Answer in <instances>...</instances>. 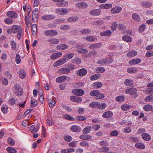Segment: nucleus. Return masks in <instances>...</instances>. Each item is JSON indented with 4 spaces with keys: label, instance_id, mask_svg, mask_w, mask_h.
I'll return each instance as SVG.
<instances>
[{
    "label": "nucleus",
    "instance_id": "338daca9",
    "mask_svg": "<svg viewBox=\"0 0 153 153\" xmlns=\"http://www.w3.org/2000/svg\"><path fill=\"white\" fill-rule=\"evenodd\" d=\"M65 21V19L63 18L60 19H56L54 20V21L57 23L60 24L63 22Z\"/></svg>",
    "mask_w": 153,
    "mask_h": 153
},
{
    "label": "nucleus",
    "instance_id": "58836bf2",
    "mask_svg": "<svg viewBox=\"0 0 153 153\" xmlns=\"http://www.w3.org/2000/svg\"><path fill=\"white\" fill-rule=\"evenodd\" d=\"M64 0H52L53 1L57 2L56 5L59 7H63V2Z\"/></svg>",
    "mask_w": 153,
    "mask_h": 153
},
{
    "label": "nucleus",
    "instance_id": "052dcab7",
    "mask_svg": "<svg viewBox=\"0 0 153 153\" xmlns=\"http://www.w3.org/2000/svg\"><path fill=\"white\" fill-rule=\"evenodd\" d=\"M146 27V25L144 24H142L140 25L139 27V31L140 33L143 32L144 30Z\"/></svg>",
    "mask_w": 153,
    "mask_h": 153
},
{
    "label": "nucleus",
    "instance_id": "a19ab883",
    "mask_svg": "<svg viewBox=\"0 0 153 153\" xmlns=\"http://www.w3.org/2000/svg\"><path fill=\"white\" fill-rule=\"evenodd\" d=\"M100 77V75L99 74H96L91 76L90 77V79L92 80H95L98 79Z\"/></svg>",
    "mask_w": 153,
    "mask_h": 153
},
{
    "label": "nucleus",
    "instance_id": "c03bdc74",
    "mask_svg": "<svg viewBox=\"0 0 153 153\" xmlns=\"http://www.w3.org/2000/svg\"><path fill=\"white\" fill-rule=\"evenodd\" d=\"M143 109L146 111H149L150 110L152 111V110L153 109L152 106L149 104L143 106Z\"/></svg>",
    "mask_w": 153,
    "mask_h": 153
},
{
    "label": "nucleus",
    "instance_id": "39448f33",
    "mask_svg": "<svg viewBox=\"0 0 153 153\" xmlns=\"http://www.w3.org/2000/svg\"><path fill=\"white\" fill-rule=\"evenodd\" d=\"M137 90L135 89L130 88L126 89L125 92L128 94H131L134 97H136L137 96Z\"/></svg>",
    "mask_w": 153,
    "mask_h": 153
},
{
    "label": "nucleus",
    "instance_id": "393cba45",
    "mask_svg": "<svg viewBox=\"0 0 153 153\" xmlns=\"http://www.w3.org/2000/svg\"><path fill=\"white\" fill-rule=\"evenodd\" d=\"M111 33V31L110 30H108L100 33V35L102 36H109Z\"/></svg>",
    "mask_w": 153,
    "mask_h": 153
},
{
    "label": "nucleus",
    "instance_id": "f03ea898",
    "mask_svg": "<svg viewBox=\"0 0 153 153\" xmlns=\"http://www.w3.org/2000/svg\"><path fill=\"white\" fill-rule=\"evenodd\" d=\"M113 61V60L111 58H106L105 59H100L98 60V62L99 64L103 65L105 64H110Z\"/></svg>",
    "mask_w": 153,
    "mask_h": 153
},
{
    "label": "nucleus",
    "instance_id": "774afa93",
    "mask_svg": "<svg viewBox=\"0 0 153 153\" xmlns=\"http://www.w3.org/2000/svg\"><path fill=\"white\" fill-rule=\"evenodd\" d=\"M15 60L16 63L18 64H19L21 62V59L20 58V56L18 54H17L16 55Z\"/></svg>",
    "mask_w": 153,
    "mask_h": 153
},
{
    "label": "nucleus",
    "instance_id": "9b49d317",
    "mask_svg": "<svg viewBox=\"0 0 153 153\" xmlns=\"http://www.w3.org/2000/svg\"><path fill=\"white\" fill-rule=\"evenodd\" d=\"M122 10V8L120 6H116L112 8L111 9V12L113 13H117L120 12Z\"/></svg>",
    "mask_w": 153,
    "mask_h": 153
},
{
    "label": "nucleus",
    "instance_id": "37998d69",
    "mask_svg": "<svg viewBox=\"0 0 153 153\" xmlns=\"http://www.w3.org/2000/svg\"><path fill=\"white\" fill-rule=\"evenodd\" d=\"M102 85V83L100 82H95L93 84V86L95 88H100Z\"/></svg>",
    "mask_w": 153,
    "mask_h": 153
},
{
    "label": "nucleus",
    "instance_id": "c85d7f7f",
    "mask_svg": "<svg viewBox=\"0 0 153 153\" xmlns=\"http://www.w3.org/2000/svg\"><path fill=\"white\" fill-rule=\"evenodd\" d=\"M123 40L128 42H131L132 40V39L131 36L128 35L124 36L122 37Z\"/></svg>",
    "mask_w": 153,
    "mask_h": 153
},
{
    "label": "nucleus",
    "instance_id": "c9c22d12",
    "mask_svg": "<svg viewBox=\"0 0 153 153\" xmlns=\"http://www.w3.org/2000/svg\"><path fill=\"white\" fill-rule=\"evenodd\" d=\"M137 52L135 51H131L127 53V56L129 57H134L137 54Z\"/></svg>",
    "mask_w": 153,
    "mask_h": 153
},
{
    "label": "nucleus",
    "instance_id": "a18cd8bd",
    "mask_svg": "<svg viewBox=\"0 0 153 153\" xmlns=\"http://www.w3.org/2000/svg\"><path fill=\"white\" fill-rule=\"evenodd\" d=\"M91 129V128L90 126H87L85 127L83 130V132L85 134L88 133Z\"/></svg>",
    "mask_w": 153,
    "mask_h": 153
},
{
    "label": "nucleus",
    "instance_id": "f8f14e48",
    "mask_svg": "<svg viewBox=\"0 0 153 153\" xmlns=\"http://www.w3.org/2000/svg\"><path fill=\"white\" fill-rule=\"evenodd\" d=\"M62 55V53L61 52L54 53L50 56V58L51 59H55L60 57Z\"/></svg>",
    "mask_w": 153,
    "mask_h": 153
},
{
    "label": "nucleus",
    "instance_id": "13d9d810",
    "mask_svg": "<svg viewBox=\"0 0 153 153\" xmlns=\"http://www.w3.org/2000/svg\"><path fill=\"white\" fill-rule=\"evenodd\" d=\"M4 22L7 24H11L13 23V20L10 18H7L4 19Z\"/></svg>",
    "mask_w": 153,
    "mask_h": 153
},
{
    "label": "nucleus",
    "instance_id": "69168bd1",
    "mask_svg": "<svg viewBox=\"0 0 153 153\" xmlns=\"http://www.w3.org/2000/svg\"><path fill=\"white\" fill-rule=\"evenodd\" d=\"M96 70L97 73H102L104 72L105 69L104 68H97Z\"/></svg>",
    "mask_w": 153,
    "mask_h": 153
},
{
    "label": "nucleus",
    "instance_id": "a211bd4d",
    "mask_svg": "<svg viewBox=\"0 0 153 153\" xmlns=\"http://www.w3.org/2000/svg\"><path fill=\"white\" fill-rule=\"evenodd\" d=\"M101 11L99 9H95L90 12V14L93 16H97L100 14Z\"/></svg>",
    "mask_w": 153,
    "mask_h": 153
},
{
    "label": "nucleus",
    "instance_id": "e433bc0d",
    "mask_svg": "<svg viewBox=\"0 0 153 153\" xmlns=\"http://www.w3.org/2000/svg\"><path fill=\"white\" fill-rule=\"evenodd\" d=\"M135 147L139 149H143L145 148V146L143 143H136L135 144Z\"/></svg>",
    "mask_w": 153,
    "mask_h": 153
},
{
    "label": "nucleus",
    "instance_id": "4be33fe9",
    "mask_svg": "<svg viewBox=\"0 0 153 153\" xmlns=\"http://www.w3.org/2000/svg\"><path fill=\"white\" fill-rule=\"evenodd\" d=\"M30 106L32 108H33L36 106L38 104L37 100L35 99H34L33 97L31 98Z\"/></svg>",
    "mask_w": 153,
    "mask_h": 153
},
{
    "label": "nucleus",
    "instance_id": "2f4dec72",
    "mask_svg": "<svg viewBox=\"0 0 153 153\" xmlns=\"http://www.w3.org/2000/svg\"><path fill=\"white\" fill-rule=\"evenodd\" d=\"M79 18L78 17L75 16L70 17L68 18V21L69 22H74L77 21Z\"/></svg>",
    "mask_w": 153,
    "mask_h": 153
},
{
    "label": "nucleus",
    "instance_id": "dca6fc26",
    "mask_svg": "<svg viewBox=\"0 0 153 153\" xmlns=\"http://www.w3.org/2000/svg\"><path fill=\"white\" fill-rule=\"evenodd\" d=\"M67 79V76H61L58 77L56 79V82L58 83L63 82Z\"/></svg>",
    "mask_w": 153,
    "mask_h": 153
},
{
    "label": "nucleus",
    "instance_id": "b1692460",
    "mask_svg": "<svg viewBox=\"0 0 153 153\" xmlns=\"http://www.w3.org/2000/svg\"><path fill=\"white\" fill-rule=\"evenodd\" d=\"M112 7V5L111 4H102L100 6V8L101 9H108Z\"/></svg>",
    "mask_w": 153,
    "mask_h": 153
},
{
    "label": "nucleus",
    "instance_id": "7ed1b4c3",
    "mask_svg": "<svg viewBox=\"0 0 153 153\" xmlns=\"http://www.w3.org/2000/svg\"><path fill=\"white\" fill-rule=\"evenodd\" d=\"M56 13L59 15H65L68 13V10L65 8H60L56 9Z\"/></svg>",
    "mask_w": 153,
    "mask_h": 153
},
{
    "label": "nucleus",
    "instance_id": "2eb2a0df",
    "mask_svg": "<svg viewBox=\"0 0 153 153\" xmlns=\"http://www.w3.org/2000/svg\"><path fill=\"white\" fill-rule=\"evenodd\" d=\"M68 48V46L64 44H61L58 45L56 47V49L59 50H65Z\"/></svg>",
    "mask_w": 153,
    "mask_h": 153
},
{
    "label": "nucleus",
    "instance_id": "6e6552de",
    "mask_svg": "<svg viewBox=\"0 0 153 153\" xmlns=\"http://www.w3.org/2000/svg\"><path fill=\"white\" fill-rule=\"evenodd\" d=\"M66 61L65 58H63L58 60L54 63L53 66H58L65 63Z\"/></svg>",
    "mask_w": 153,
    "mask_h": 153
},
{
    "label": "nucleus",
    "instance_id": "4d7b16f0",
    "mask_svg": "<svg viewBox=\"0 0 153 153\" xmlns=\"http://www.w3.org/2000/svg\"><path fill=\"white\" fill-rule=\"evenodd\" d=\"M124 100V97L122 96L117 97L115 98L116 101L119 102H123Z\"/></svg>",
    "mask_w": 153,
    "mask_h": 153
},
{
    "label": "nucleus",
    "instance_id": "680f3d73",
    "mask_svg": "<svg viewBox=\"0 0 153 153\" xmlns=\"http://www.w3.org/2000/svg\"><path fill=\"white\" fill-rule=\"evenodd\" d=\"M8 143L11 146L14 145L15 143L14 141L11 138H8L7 139Z\"/></svg>",
    "mask_w": 153,
    "mask_h": 153
},
{
    "label": "nucleus",
    "instance_id": "6e6d98bb",
    "mask_svg": "<svg viewBox=\"0 0 153 153\" xmlns=\"http://www.w3.org/2000/svg\"><path fill=\"white\" fill-rule=\"evenodd\" d=\"M133 18L135 21H139L140 20V18L139 16L136 13H133L132 15Z\"/></svg>",
    "mask_w": 153,
    "mask_h": 153
},
{
    "label": "nucleus",
    "instance_id": "0e129e2a",
    "mask_svg": "<svg viewBox=\"0 0 153 153\" xmlns=\"http://www.w3.org/2000/svg\"><path fill=\"white\" fill-rule=\"evenodd\" d=\"M117 27V25L116 22H114L112 24L111 29L113 31H114Z\"/></svg>",
    "mask_w": 153,
    "mask_h": 153
},
{
    "label": "nucleus",
    "instance_id": "aec40b11",
    "mask_svg": "<svg viewBox=\"0 0 153 153\" xmlns=\"http://www.w3.org/2000/svg\"><path fill=\"white\" fill-rule=\"evenodd\" d=\"M113 114L111 111H107L103 113L102 117L105 118H107L111 117L113 115Z\"/></svg>",
    "mask_w": 153,
    "mask_h": 153
},
{
    "label": "nucleus",
    "instance_id": "8fccbe9b",
    "mask_svg": "<svg viewBox=\"0 0 153 153\" xmlns=\"http://www.w3.org/2000/svg\"><path fill=\"white\" fill-rule=\"evenodd\" d=\"M8 107L6 105H4L1 106V109L2 112L4 114L7 113L8 111Z\"/></svg>",
    "mask_w": 153,
    "mask_h": 153
},
{
    "label": "nucleus",
    "instance_id": "49530a36",
    "mask_svg": "<svg viewBox=\"0 0 153 153\" xmlns=\"http://www.w3.org/2000/svg\"><path fill=\"white\" fill-rule=\"evenodd\" d=\"M48 102L49 107L51 108H53L56 104V101L55 100H53L51 98V100H49Z\"/></svg>",
    "mask_w": 153,
    "mask_h": 153
},
{
    "label": "nucleus",
    "instance_id": "423d86ee",
    "mask_svg": "<svg viewBox=\"0 0 153 153\" xmlns=\"http://www.w3.org/2000/svg\"><path fill=\"white\" fill-rule=\"evenodd\" d=\"M44 33L48 36H54L57 34L58 32L55 30H46L44 31Z\"/></svg>",
    "mask_w": 153,
    "mask_h": 153
},
{
    "label": "nucleus",
    "instance_id": "a878e982",
    "mask_svg": "<svg viewBox=\"0 0 153 153\" xmlns=\"http://www.w3.org/2000/svg\"><path fill=\"white\" fill-rule=\"evenodd\" d=\"M79 138L83 140H89L92 138V137L88 134H83L79 136Z\"/></svg>",
    "mask_w": 153,
    "mask_h": 153
},
{
    "label": "nucleus",
    "instance_id": "f704fd0d",
    "mask_svg": "<svg viewBox=\"0 0 153 153\" xmlns=\"http://www.w3.org/2000/svg\"><path fill=\"white\" fill-rule=\"evenodd\" d=\"M142 6L145 7H149L152 6V4L148 1H143L141 2Z\"/></svg>",
    "mask_w": 153,
    "mask_h": 153
},
{
    "label": "nucleus",
    "instance_id": "6ab92c4d",
    "mask_svg": "<svg viewBox=\"0 0 153 153\" xmlns=\"http://www.w3.org/2000/svg\"><path fill=\"white\" fill-rule=\"evenodd\" d=\"M141 62V59L139 58H137L130 60L129 62L130 65H136L140 63Z\"/></svg>",
    "mask_w": 153,
    "mask_h": 153
},
{
    "label": "nucleus",
    "instance_id": "bb28decb",
    "mask_svg": "<svg viewBox=\"0 0 153 153\" xmlns=\"http://www.w3.org/2000/svg\"><path fill=\"white\" fill-rule=\"evenodd\" d=\"M85 39L88 41L93 42L97 41V39L96 37L89 36L86 37Z\"/></svg>",
    "mask_w": 153,
    "mask_h": 153
},
{
    "label": "nucleus",
    "instance_id": "5701e85b",
    "mask_svg": "<svg viewBox=\"0 0 153 153\" xmlns=\"http://www.w3.org/2000/svg\"><path fill=\"white\" fill-rule=\"evenodd\" d=\"M59 72L63 74H66L69 73L70 70L69 68H62L59 70Z\"/></svg>",
    "mask_w": 153,
    "mask_h": 153
},
{
    "label": "nucleus",
    "instance_id": "5fc2aeb1",
    "mask_svg": "<svg viewBox=\"0 0 153 153\" xmlns=\"http://www.w3.org/2000/svg\"><path fill=\"white\" fill-rule=\"evenodd\" d=\"M109 149L108 147H103L100 148L99 149V151L100 152H106L108 151Z\"/></svg>",
    "mask_w": 153,
    "mask_h": 153
},
{
    "label": "nucleus",
    "instance_id": "412c9836",
    "mask_svg": "<svg viewBox=\"0 0 153 153\" xmlns=\"http://www.w3.org/2000/svg\"><path fill=\"white\" fill-rule=\"evenodd\" d=\"M22 28L21 26H18L16 25H14L12 27V31L13 33H16L17 32L21 30Z\"/></svg>",
    "mask_w": 153,
    "mask_h": 153
},
{
    "label": "nucleus",
    "instance_id": "20e7f679",
    "mask_svg": "<svg viewBox=\"0 0 153 153\" xmlns=\"http://www.w3.org/2000/svg\"><path fill=\"white\" fill-rule=\"evenodd\" d=\"M32 19L34 22L37 21L38 19V11L37 8H35L32 13Z\"/></svg>",
    "mask_w": 153,
    "mask_h": 153
},
{
    "label": "nucleus",
    "instance_id": "473e14b6",
    "mask_svg": "<svg viewBox=\"0 0 153 153\" xmlns=\"http://www.w3.org/2000/svg\"><path fill=\"white\" fill-rule=\"evenodd\" d=\"M32 32L33 35H36L37 33V25L36 24H33L31 27Z\"/></svg>",
    "mask_w": 153,
    "mask_h": 153
},
{
    "label": "nucleus",
    "instance_id": "864d4df0",
    "mask_svg": "<svg viewBox=\"0 0 153 153\" xmlns=\"http://www.w3.org/2000/svg\"><path fill=\"white\" fill-rule=\"evenodd\" d=\"M6 150L10 153H16L17 152L16 150L12 147H7Z\"/></svg>",
    "mask_w": 153,
    "mask_h": 153
},
{
    "label": "nucleus",
    "instance_id": "c756f323",
    "mask_svg": "<svg viewBox=\"0 0 153 153\" xmlns=\"http://www.w3.org/2000/svg\"><path fill=\"white\" fill-rule=\"evenodd\" d=\"M101 46V43H97L93 44L91 45L89 47V48L92 49L100 48Z\"/></svg>",
    "mask_w": 153,
    "mask_h": 153
},
{
    "label": "nucleus",
    "instance_id": "09e8293b",
    "mask_svg": "<svg viewBox=\"0 0 153 153\" xmlns=\"http://www.w3.org/2000/svg\"><path fill=\"white\" fill-rule=\"evenodd\" d=\"M144 100L147 102H152L153 101V96L152 95L148 96L145 98Z\"/></svg>",
    "mask_w": 153,
    "mask_h": 153
},
{
    "label": "nucleus",
    "instance_id": "e2e57ef3",
    "mask_svg": "<svg viewBox=\"0 0 153 153\" xmlns=\"http://www.w3.org/2000/svg\"><path fill=\"white\" fill-rule=\"evenodd\" d=\"M70 28V26L68 25H62L60 27V29L62 30H66Z\"/></svg>",
    "mask_w": 153,
    "mask_h": 153
},
{
    "label": "nucleus",
    "instance_id": "7c9ffc66",
    "mask_svg": "<svg viewBox=\"0 0 153 153\" xmlns=\"http://www.w3.org/2000/svg\"><path fill=\"white\" fill-rule=\"evenodd\" d=\"M87 73V70L85 68H82L79 71L78 75L79 76H82L85 75Z\"/></svg>",
    "mask_w": 153,
    "mask_h": 153
},
{
    "label": "nucleus",
    "instance_id": "ddd939ff",
    "mask_svg": "<svg viewBox=\"0 0 153 153\" xmlns=\"http://www.w3.org/2000/svg\"><path fill=\"white\" fill-rule=\"evenodd\" d=\"M76 5L77 7L79 8H85L88 7V4L85 2H80L76 3Z\"/></svg>",
    "mask_w": 153,
    "mask_h": 153
},
{
    "label": "nucleus",
    "instance_id": "4468645a",
    "mask_svg": "<svg viewBox=\"0 0 153 153\" xmlns=\"http://www.w3.org/2000/svg\"><path fill=\"white\" fill-rule=\"evenodd\" d=\"M81 128L79 126L74 125L71 127V130L74 132H78L81 131Z\"/></svg>",
    "mask_w": 153,
    "mask_h": 153
},
{
    "label": "nucleus",
    "instance_id": "0eeeda50",
    "mask_svg": "<svg viewBox=\"0 0 153 153\" xmlns=\"http://www.w3.org/2000/svg\"><path fill=\"white\" fill-rule=\"evenodd\" d=\"M74 94L79 96L83 95L85 93L84 91L81 89H76L72 91Z\"/></svg>",
    "mask_w": 153,
    "mask_h": 153
},
{
    "label": "nucleus",
    "instance_id": "79ce46f5",
    "mask_svg": "<svg viewBox=\"0 0 153 153\" xmlns=\"http://www.w3.org/2000/svg\"><path fill=\"white\" fill-rule=\"evenodd\" d=\"M100 105V102H93L89 104V107L92 108H98Z\"/></svg>",
    "mask_w": 153,
    "mask_h": 153
},
{
    "label": "nucleus",
    "instance_id": "603ef678",
    "mask_svg": "<svg viewBox=\"0 0 153 153\" xmlns=\"http://www.w3.org/2000/svg\"><path fill=\"white\" fill-rule=\"evenodd\" d=\"M63 118L66 119L70 120L73 121L75 119L73 117L68 114H65L63 115Z\"/></svg>",
    "mask_w": 153,
    "mask_h": 153
},
{
    "label": "nucleus",
    "instance_id": "1a4fd4ad",
    "mask_svg": "<svg viewBox=\"0 0 153 153\" xmlns=\"http://www.w3.org/2000/svg\"><path fill=\"white\" fill-rule=\"evenodd\" d=\"M55 18L56 16L54 15H46L42 16V19L45 20H50L54 19Z\"/></svg>",
    "mask_w": 153,
    "mask_h": 153
},
{
    "label": "nucleus",
    "instance_id": "de8ad7c7",
    "mask_svg": "<svg viewBox=\"0 0 153 153\" xmlns=\"http://www.w3.org/2000/svg\"><path fill=\"white\" fill-rule=\"evenodd\" d=\"M80 32L82 34L85 35H88L91 33V31L89 29H85L82 30Z\"/></svg>",
    "mask_w": 153,
    "mask_h": 153
},
{
    "label": "nucleus",
    "instance_id": "ea45409f",
    "mask_svg": "<svg viewBox=\"0 0 153 153\" xmlns=\"http://www.w3.org/2000/svg\"><path fill=\"white\" fill-rule=\"evenodd\" d=\"M136 68H129L127 69V71L130 73H134L137 71Z\"/></svg>",
    "mask_w": 153,
    "mask_h": 153
},
{
    "label": "nucleus",
    "instance_id": "9d476101",
    "mask_svg": "<svg viewBox=\"0 0 153 153\" xmlns=\"http://www.w3.org/2000/svg\"><path fill=\"white\" fill-rule=\"evenodd\" d=\"M6 14L8 16L14 19L16 18L18 16L17 13L13 11H8L7 13Z\"/></svg>",
    "mask_w": 153,
    "mask_h": 153
},
{
    "label": "nucleus",
    "instance_id": "bf43d9fd",
    "mask_svg": "<svg viewBox=\"0 0 153 153\" xmlns=\"http://www.w3.org/2000/svg\"><path fill=\"white\" fill-rule=\"evenodd\" d=\"M99 91L95 90L92 91L90 93V95L92 96H95L96 97L98 94L99 93Z\"/></svg>",
    "mask_w": 153,
    "mask_h": 153
},
{
    "label": "nucleus",
    "instance_id": "4c0bfd02",
    "mask_svg": "<svg viewBox=\"0 0 153 153\" xmlns=\"http://www.w3.org/2000/svg\"><path fill=\"white\" fill-rule=\"evenodd\" d=\"M19 75L22 79H24L26 77V73L25 71L22 69L20 70L19 71Z\"/></svg>",
    "mask_w": 153,
    "mask_h": 153
},
{
    "label": "nucleus",
    "instance_id": "3c124183",
    "mask_svg": "<svg viewBox=\"0 0 153 153\" xmlns=\"http://www.w3.org/2000/svg\"><path fill=\"white\" fill-rule=\"evenodd\" d=\"M131 107L130 105L128 104H126L121 106V108L124 111H126L128 110Z\"/></svg>",
    "mask_w": 153,
    "mask_h": 153
},
{
    "label": "nucleus",
    "instance_id": "f257e3e1",
    "mask_svg": "<svg viewBox=\"0 0 153 153\" xmlns=\"http://www.w3.org/2000/svg\"><path fill=\"white\" fill-rule=\"evenodd\" d=\"M14 91L18 96H21L23 93V90L19 84H16L14 87Z\"/></svg>",
    "mask_w": 153,
    "mask_h": 153
},
{
    "label": "nucleus",
    "instance_id": "72a5a7b5",
    "mask_svg": "<svg viewBox=\"0 0 153 153\" xmlns=\"http://www.w3.org/2000/svg\"><path fill=\"white\" fill-rule=\"evenodd\" d=\"M133 83V81L128 79H126L124 82V84L126 86H131Z\"/></svg>",
    "mask_w": 153,
    "mask_h": 153
},
{
    "label": "nucleus",
    "instance_id": "cd10ccee",
    "mask_svg": "<svg viewBox=\"0 0 153 153\" xmlns=\"http://www.w3.org/2000/svg\"><path fill=\"white\" fill-rule=\"evenodd\" d=\"M48 42L51 44H57L59 42V40L55 38L49 39L48 40Z\"/></svg>",
    "mask_w": 153,
    "mask_h": 153
},
{
    "label": "nucleus",
    "instance_id": "f3484780",
    "mask_svg": "<svg viewBox=\"0 0 153 153\" xmlns=\"http://www.w3.org/2000/svg\"><path fill=\"white\" fill-rule=\"evenodd\" d=\"M142 138L145 140L148 141L151 139L150 135L147 133H143L142 134Z\"/></svg>",
    "mask_w": 153,
    "mask_h": 153
}]
</instances>
